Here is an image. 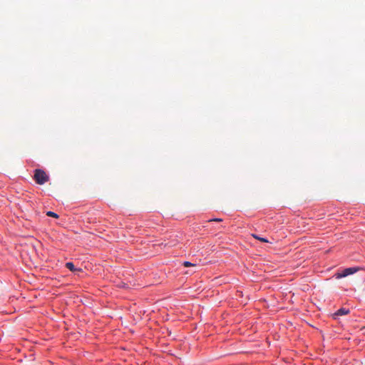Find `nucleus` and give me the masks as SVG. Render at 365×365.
I'll return each instance as SVG.
<instances>
[{
  "label": "nucleus",
  "mask_w": 365,
  "mask_h": 365,
  "mask_svg": "<svg viewBox=\"0 0 365 365\" xmlns=\"http://www.w3.org/2000/svg\"><path fill=\"white\" fill-rule=\"evenodd\" d=\"M48 176L43 170L41 169H36L35 170L34 180L36 183L39 185H43L44 183L48 181Z\"/></svg>",
  "instance_id": "obj_1"
},
{
  "label": "nucleus",
  "mask_w": 365,
  "mask_h": 365,
  "mask_svg": "<svg viewBox=\"0 0 365 365\" xmlns=\"http://www.w3.org/2000/svg\"><path fill=\"white\" fill-rule=\"evenodd\" d=\"M361 268L359 267H349L344 269L341 272H338L335 274L336 279H340L342 277H345L348 275L353 274L356 273L358 270H359Z\"/></svg>",
  "instance_id": "obj_2"
},
{
  "label": "nucleus",
  "mask_w": 365,
  "mask_h": 365,
  "mask_svg": "<svg viewBox=\"0 0 365 365\" xmlns=\"http://www.w3.org/2000/svg\"><path fill=\"white\" fill-rule=\"evenodd\" d=\"M349 313V309L346 308H341L334 314V318L336 319L337 316L346 315Z\"/></svg>",
  "instance_id": "obj_3"
},
{
  "label": "nucleus",
  "mask_w": 365,
  "mask_h": 365,
  "mask_svg": "<svg viewBox=\"0 0 365 365\" xmlns=\"http://www.w3.org/2000/svg\"><path fill=\"white\" fill-rule=\"evenodd\" d=\"M66 267L72 272L76 270L75 266H74L73 263H72V262H67L66 264Z\"/></svg>",
  "instance_id": "obj_4"
},
{
  "label": "nucleus",
  "mask_w": 365,
  "mask_h": 365,
  "mask_svg": "<svg viewBox=\"0 0 365 365\" xmlns=\"http://www.w3.org/2000/svg\"><path fill=\"white\" fill-rule=\"evenodd\" d=\"M252 237L254 238H255V239H257V240H259L261 242H269L267 239L263 238V237H259L257 235L252 234Z\"/></svg>",
  "instance_id": "obj_5"
},
{
  "label": "nucleus",
  "mask_w": 365,
  "mask_h": 365,
  "mask_svg": "<svg viewBox=\"0 0 365 365\" xmlns=\"http://www.w3.org/2000/svg\"><path fill=\"white\" fill-rule=\"evenodd\" d=\"M46 215L48 216V217H54V218H58V215L56 213H55V212H53L52 211H48L46 212Z\"/></svg>",
  "instance_id": "obj_6"
},
{
  "label": "nucleus",
  "mask_w": 365,
  "mask_h": 365,
  "mask_svg": "<svg viewBox=\"0 0 365 365\" xmlns=\"http://www.w3.org/2000/svg\"><path fill=\"white\" fill-rule=\"evenodd\" d=\"M183 265H184L185 267H191V266L195 267V264H192V263H191V262H187V261L184 262H183Z\"/></svg>",
  "instance_id": "obj_7"
},
{
  "label": "nucleus",
  "mask_w": 365,
  "mask_h": 365,
  "mask_svg": "<svg viewBox=\"0 0 365 365\" xmlns=\"http://www.w3.org/2000/svg\"><path fill=\"white\" fill-rule=\"evenodd\" d=\"M222 219L221 218H212L208 220V222H222Z\"/></svg>",
  "instance_id": "obj_8"
}]
</instances>
